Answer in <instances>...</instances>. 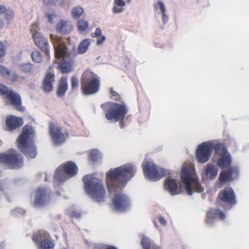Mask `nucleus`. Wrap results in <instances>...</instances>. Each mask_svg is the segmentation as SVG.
Instances as JSON below:
<instances>
[{"instance_id":"1","label":"nucleus","mask_w":249,"mask_h":249,"mask_svg":"<svg viewBox=\"0 0 249 249\" xmlns=\"http://www.w3.org/2000/svg\"><path fill=\"white\" fill-rule=\"evenodd\" d=\"M214 148L215 158H218L216 161L217 166L224 169L229 167L231 163V155L223 144H215L213 141L205 142L198 145L195 152L196 161L200 163L207 162L210 160Z\"/></svg>"},{"instance_id":"41","label":"nucleus","mask_w":249,"mask_h":249,"mask_svg":"<svg viewBox=\"0 0 249 249\" xmlns=\"http://www.w3.org/2000/svg\"><path fill=\"white\" fill-rule=\"evenodd\" d=\"M102 36H103L102 35V30L99 28H96L95 32L91 34L92 37L100 38Z\"/></svg>"},{"instance_id":"26","label":"nucleus","mask_w":249,"mask_h":249,"mask_svg":"<svg viewBox=\"0 0 249 249\" xmlns=\"http://www.w3.org/2000/svg\"><path fill=\"white\" fill-rule=\"evenodd\" d=\"M219 199L229 204H232L233 201V190L231 187H227L221 191L218 194Z\"/></svg>"},{"instance_id":"15","label":"nucleus","mask_w":249,"mask_h":249,"mask_svg":"<svg viewBox=\"0 0 249 249\" xmlns=\"http://www.w3.org/2000/svg\"><path fill=\"white\" fill-rule=\"evenodd\" d=\"M50 200V191L44 188H39L34 192L33 204L35 206H41Z\"/></svg>"},{"instance_id":"13","label":"nucleus","mask_w":249,"mask_h":249,"mask_svg":"<svg viewBox=\"0 0 249 249\" xmlns=\"http://www.w3.org/2000/svg\"><path fill=\"white\" fill-rule=\"evenodd\" d=\"M33 241L37 243L41 249H53L54 244L51 240L50 235L44 231H39L33 236Z\"/></svg>"},{"instance_id":"5","label":"nucleus","mask_w":249,"mask_h":249,"mask_svg":"<svg viewBox=\"0 0 249 249\" xmlns=\"http://www.w3.org/2000/svg\"><path fill=\"white\" fill-rule=\"evenodd\" d=\"M50 38L53 45L55 62L60 64L58 68L61 72L65 73L71 71V63L67 61L69 53L67 48L60 37L50 35Z\"/></svg>"},{"instance_id":"3","label":"nucleus","mask_w":249,"mask_h":249,"mask_svg":"<svg viewBox=\"0 0 249 249\" xmlns=\"http://www.w3.org/2000/svg\"><path fill=\"white\" fill-rule=\"evenodd\" d=\"M180 177L187 195L191 196L194 192L201 193L204 191L193 163L188 161L182 164Z\"/></svg>"},{"instance_id":"47","label":"nucleus","mask_w":249,"mask_h":249,"mask_svg":"<svg viewBox=\"0 0 249 249\" xmlns=\"http://www.w3.org/2000/svg\"><path fill=\"white\" fill-rule=\"evenodd\" d=\"M159 221L163 226H166L167 225L166 220L162 216L159 217Z\"/></svg>"},{"instance_id":"30","label":"nucleus","mask_w":249,"mask_h":249,"mask_svg":"<svg viewBox=\"0 0 249 249\" xmlns=\"http://www.w3.org/2000/svg\"><path fill=\"white\" fill-rule=\"evenodd\" d=\"M18 67L21 71L26 73H34L36 72L35 66L30 62L20 64Z\"/></svg>"},{"instance_id":"7","label":"nucleus","mask_w":249,"mask_h":249,"mask_svg":"<svg viewBox=\"0 0 249 249\" xmlns=\"http://www.w3.org/2000/svg\"><path fill=\"white\" fill-rule=\"evenodd\" d=\"M142 167L144 176L149 180L157 181L169 174V171L154 163L151 159H145Z\"/></svg>"},{"instance_id":"43","label":"nucleus","mask_w":249,"mask_h":249,"mask_svg":"<svg viewBox=\"0 0 249 249\" xmlns=\"http://www.w3.org/2000/svg\"><path fill=\"white\" fill-rule=\"evenodd\" d=\"M71 86L72 89L77 88L79 84L78 79L74 76L71 77Z\"/></svg>"},{"instance_id":"38","label":"nucleus","mask_w":249,"mask_h":249,"mask_svg":"<svg viewBox=\"0 0 249 249\" xmlns=\"http://www.w3.org/2000/svg\"><path fill=\"white\" fill-rule=\"evenodd\" d=\"M6 53V50L4 43L0 41V58L4 56Z\"/></svg>"},{"instance_id":"53","label":"nucleus","mask_w":249,"mask_h":249,"mask_svg":"<svg viewBox=\"0 0 249 249\" xmlns=\"http://www.w3.org/2000/svg\"><path fill=\"white\" fill-rule=\"evenodd\" d=\"M106 249H117L113 246H109L106 248Z\"/></svg>"},{"instance_id":"35","label":"nucleus","mask_w":249,"mask_h":249,"mask_svg":"<svg viewBox=\"0 0 249 249\" xmlns=\"http://www.w3.org/2000/svg\"><path fill=\"white\" fill-rule=\"evenodd\" d=\"M77 26L78 31L80 32H84L88 28V22L84 19H80L78 21Z\"/></svg>"},{"instance_id":"19","label":"nucleus","mask_w":249,"mask_h":249,"mask_svg":"<svg viewBox=\"0 0 249 249\" xmlns=\"http://www.w3.org/2000/svg\"><path fill=\"white\" fill-rule=\"evenodd\" d=\"M153 7L155 11L160 15L162 23L166 24L168 21L169 17L166 13L165 3L161 0H158L154 2Z\"/></svg>"},{"instance_id":"4","label":"nucleus","mask_w":249,"mask_h":249,"mask_svg":"<svg viewBox=\"0 0 249 249\" xmlns=\"http://www.w3.org/2000/svg\"><path fill=\"white\" fill-rule=\"evenodd\" d=\"M86 193L93 200L98 202L105 201L106 189L103 180L89 174L83 178Z\"/></svg>"},{"instance_id":"44","label":"nucleus","mask_w":249,"mask_h":249,"mask_svg":"<svg viewBox=\"0 0 249 249\" xmlns=\"http://www.w3.org/2000/svg\"><path fill=\"white\" fill-rule=\"evenodd\" d=\"M9 72V70L6 69L5 67L0 66V73L6 77L7 75H8V72Z\"/></svg>"},{"instance_id":"10","label":"nucleus","mask_w":249,"mask_h":249,"mask_svg":"<svg viewBox=\"0 0 249 249\" xmlns=\"http://www.w3.org/2000/svg\"><path fill=\"white\" fill-rule=\"evenodd\" d=\"M105 110L106 118L109 121L117 122L123 120L127 110L125 107L113 103H107L102 105Z\"/></svg>"},{"instance_id":"20","label":"nucleus","mask_w":249,"mask_h":249,"mask_svg":"<svg viewBox=\"0 0 249 249\" xmlns=\"http://www.w3.org/2000/svg\"><path fill=\"white\" fill-rule=\"evenodd\" d=\"M232 172L230 169H224L222 170L219 174L218 181L215 184L216 188H221L224 185L232 181Z\"/></svg>"},{"instance_id":"33","label":"nucleus","mask_w":249,"mask_h":249,"mask_svg":"<svg viewBox=\"0 0 249 249\" xmlns=\"http://www.w3.org/2000/svg\"><path fill=\"white\" fill-rule=\"evenodd\" d=\"M84 10L83 7L81 6H76L71 10L72 16L74 19H77L81 17L84 14Z\"/></svg>"},{"instance_id":"9","label":"nucleus","mask_w":249,"mask_h":249,"mask_svg":"<svg viewBox=\"0 0 249 249\" xmlns=\"http://www.w3.org/2000/svg\"><path fill=\"white\" fill-rule=\"evenodd\" d=\"M78 168L75 163L67 161L61 164L56 170L54 181L58 184L64 183L69 178L75 176L78 173Z\"/></svg>"},{"instance_id":"21","label":"nucleus","mask_w":249,"mask_h":249,"mask_svg":"<svg viewBox=\"0 0 249 249\" xmlns=\"http://www.w3.org/2000/svg\"><path fill=\"white\" fill-rule=\"evenodd\" d=\"M226 217V215L223 211L219 209H212L207 213L206 221L208 224L212 225L215 219L224 220Z\"/></svg>"},{"instance_id":"42","label":"nucleus","mask_w":249,"mask_h":249,"mask_svg":"<svg viewBox=\"0 0 249 249\" xmlns=\"http://www.w3.org/2000/svg\"><path fill=\"white\" fill-rule=\"evenodd\" d=\"M46 16L47 17L48 22L52 23L54 18L56 17V15L53 12H51L46 13Z\"/></svg>"},{"instance_id":"51","label":"nucleus","mask_w":249,"mask_h":249,"mask_svg":"<svg viewBox=\"0 0 249 249\" xmlns=\"http://www.w3.org/2000/svg\"><path fill=\"white\" fill-rule=\"evenodd\" d=\"M5 26H6V23L5 24L3 20L0 18V29L3 28Z\"/></svg>"},{"instance_id":"29","label":"nucleus","mask_w":249,"mask_h":249,"mask_svg":"<svg viewBox=\"0 0 249 249\" xmlns=\"http://www.w3.org/2000/svg\"><path fill=\"white\" fill-rule=\"evenodd\" d=\"M92 41L91 38H86L82 41L78 46V53L80 54L86 53L89 50Z\"/></svg>"},{"instance_id":"22","label":"nucleus","mask_w":249,"mask_h":249,"mask_svg":"<svg viewBox=\"0 0 249 249\" xmlns=\"http://www.w3.org/2000/svg\"><path fill=\"white\" fill-rule=\"evenodd\" d=\"M10 102V104L15 107L19 111H23L24 107L21 106V100L20 95L13 90H10L7 93L6 97Z\"/></svg>"},{"instance_id":"14","label":"nucleus","mask_w":249,"mask_h":249,"mask_svg":"<svg viewBox=\"0 0 249 249\" xmlns=\"http://www.w3.org/2000/svg\"><path fill=\"white\" fill-rule=\"evenodd\" d=\"M112 204L114 209L120 212H124L128 209L131 202L129 197L122 193L116 194L112 199Z\"/></svg>"},{"instance_id":"50","label":"nucleus","mask_w":249,"mask_h":249,"mask_svg":"<svg viewBox=\"0 0 249 249\" xmlns=\"http://www.w3.org/2000/svg\"><path fill=\"white\" fill-rule=\"evenodd\" d=\"M234 179L236 178L239 175V170L237 167H234Z\"/></svg>"},{"instance_id":"17","label":"nucleus","mask_w":249,"mask_h":249,"mask_svg":"<svg viewBox=\"0 0 249 249\" xmlns=\"http://www.w3.org/2000/svg\"><path fill=\"white\" fill-rule=\"evenodd\" d=\"M219 169L218 167L213 163H209L204 168L202 173V179L204 181L213 180L218 175Z\"/></svg>"},{"instance_id":"48","label":"nucleus","mask_w":249,"mask_h":249,"mask_svg":"<svg viewBox=\"0 0 249 249\" xmlns=\"http://www.w3.org/2000/svg\"><path fill=\"white\" fill-rule=\"evenodd\" d=\"M7 9V8H6L4 5H0V15L4 14Z\"/></svg>"},{"instance_id":"36","label":"nucleus","mask_w":249,"mask_h":249,"mask_svg":"<svg viewBox=\"0 0 249 249\" xmlns=\"http://www.w3.org/2000/svg\"><path fill=\"white\" fill-rule=\"evenodd\" d=\"M32 60L36 63H40L43 61L42 54L38 51H33L31 53Z\"/></svg>"},{"instance_id":"24","label":"nucleus","mask_w":249,"mask_h":249,"mask_svg":"<svg viewBox=\"0 0 249 249\" xmlns=\"http://www.w3.org/2000/svg\"><path fill=\"white\" fill-rule=\"evenodd\" d=\"M55 80L54 74L51 71H48L43 82L42 90L47 93L50 92L53 89V83Z\"/></svg>"},{"instance_id":"57","label":"nucleus","mask_w":249,"mask_h":249,"mask_svg":"<svg viewBox=\"0 0 249 249\" xmlns=\"http://www.w3.org/2000/svg\"><path fill=\"white\" fill-rule=\"evenodd\" d=\"M155 226L157 228V224H155Z\"/></svg>"},{"instance_id":"45","label":"nucleus","mask_w":249,"mask_h":249,"mask_svg":"<svg viewBox=\"0 0 249 249\" xmlns=\"http://www.w3.org/2000/svg\"><path fill=\"white\" fill-rule=\"evenodd\" d=\"M98 39L96 41V45L97 46H101L103 44L104 42L106 40V37L105 36H103L100 38H98Z\"/></svg>"},{"instance_id":"55","label":"nucleus","mask_w":249,"mask_h":249,"mask_svg":"<svg viewBox=\"0 0 249 249\" xmlns=\"http://www.w3.org/2000/svg\"><path fill=\"white\" fill-rule=\"evenodd\" d=\"M56 194H57V196H59L60 195L59 192H57Z\"/></svg>"},{"instance_id":"11","label":"nucleus","mask_w":249,"mask_h":249,"mask_svg":"<svg viewBox=\"0 0 249 249\" xmlns=\"http://www.w3.org/2000/svg\"><path fill=\"white\" fill-rule=\"evenodd\" d=\"M0 163H3L12 169H18L23 166L21 156L14 150L0 155Z\"/></svg>"},{"instance_id":"32","label":"nucleus","mask_w":249,"mask_h":249,"mask_svg":"<svg viewBox=\"0 0 249 249\" xmlns=\"http://www.w3.org/2000/svg\"><path fill=\"white\" fill-rule=\"evenodd\" d=\"M141 244L143 249H150L153 245H156L152 241H151L148 237L144 235L141 236Z\"/></svg>"},{"instance_id":"58","label":"nucleus","mask_w":249,"mask_h":249,"mask_svg":"<svg viewBox=\"0 0 249 249\" xmlns=\"http://www.w3.org/2000/svg\"><path fill=\"white\" fill-rule=\"evenodd\" d=\"M234 204H235V200L234 199Z\"/></svg>"},{"instance_id":"28","label":"nucleus","mask_w":249,"mask_h":249,"mask_svg":"<svg viewBox=\"0 0 249 249\" xmlns=\"http://www.w3.org/2000/svg\"><path fill=\"white\" fill-rule=\"evenodd\" d=\"M68 87L67 78L62 77L57 85V96L58 97H63L68 89Z\"/></svg>"},{"instance_id":"6","label":"nucleus","mask_w":249,"mask_h":249,"mask_svg":"<svg viewBox=\"0 0 249 249\" xmlns=\"http://www.w3.org/2000/svg\"><path fill=\"white\" fill-rule=\"evenodd\" d=\"M34 135L32 127L29 125H25L21 134L17 139L18 148L30 159L35 158L37 153L36 147L32 142Z\"/></svg>"},{"instance_id":"59","label":"nucleus","mask_w":249,"mask_h":249,"mask_svg":"<svg viewBox=\"0 0 249 249\" xmlns=\"http://www.w3.org/2000/svg\"><path fill=\"white\" fill-rule=\"evenodd\" d=\"M67 249V248H64V249Z\"/></svg>"},{"instance_id":"23","label":"nucleus","mask_w":249,"mask_h":249,"mask_svg":"<svg viewBox=\"0 0 249 249\" xmlns=\"http://www.w3.org/2000/svg\"><path fill=\"white\" fill-rule=\"evenodd\" d=\"M56 30L62 34H69L73 30V24L69 20L61 19L56 24Z\"/></svg>"},{"instance_id":"12","label":"nucleus","mask_w":249,"mask_h":249,"mask_svg":"<svg viewBox=\"0 0 249 249\" xmlns=\"http://www.w3.org/2000/svg\"><path fill=\"white\" fill-rule=\"evenodd\" d=\"M49 135L55 145L62 144L68 137L67 133H63L61 128L57 124L51 123L49 125Z\"/></svg>"},{"instance_id":"52","label":"nucleus","mask_w":249,"mask_h":249,"mask_svg":"<svg viewBox=\"0 0 249 249\" xmlns=\"http://www.w3.org/2000/svg\"><path fill=\"white\" fill-rule=\"evenodd\" d=\"M150 249H161L159 246L156 244V245H153V246H152V247L150 248Z\"/></svg>"},{"instance_id":"37","label":"nucleus","mask_w":249,"mask_h":249,"mask_svg":"<svg viewBox=\"0 0 249 249\" xmlns=\"http://www.w3.org/2000/svg\"><path fill=\"white\" fill-rule=\"evenodd\" d=\"M11 90H8V88L2 84H0V94L1 95H5L7 97V93Z\"/></svg>"},{"instance_id":"34","label":"nucleus","mask_w":249,"mask_h":249,"mask_svg":"<svg viewBox=\"0 0 249 249\" xmlns=\"http://www.w3.org/2000/svg\"><path fill=\"white\" fill-rule=\"evenodd\" d=\"M89 155L90 160L94 162L99 161L102 157L101 152L96 149L91 150Z\"/></svg>"},{"instance_id":"25","label":"nucleus","mask_w":249,"mask_h":249,"mask_svg":"<svg viewBox=\"0 0 249 249\" xmlns=\"http://www.w3.org/2000/svg\"><path fill=\"white\" fill-rule=\"evenodd\" d=\"M23 124V121L20 117L10 115L6 120L7 128L9 131H12L19 127Z\"/></svg>"},{"instance_id":"49","label":"nucleus","mask_w":249,"mask_h":249,"mask_svg":"<svg viewBox=\"0 0 249 249\" xmlns=\"http://www.w3.org/2000/svg\"><path fill=\"white\" fill-rule=\"evenodd\" d=\"M69 214L71 217H78L80 216V213L76 212H70Z\"/></svg>"},{"instance_id":"27","label":"nucleus","mask_w":249,"mask_h":249,"mask_svg":"<svg viewBox=\"0 0 249 249\" xmlns=\"http://www.w3.org/2000/svg\"><path fill=\"white\" fill-rule=\"evenodd\" d=\"M126 2L124 0H113L111 11L113 14L123 13L125 9Z\"/></svg>"},{"instance_id":"39","label":"nucleus","mask_w":249,"mask_h":249,"mask_svg":"<svg viewBox=\"0 0 249 249\" xmlns=\"http://www.w3.org/2000/svg\"><path fill=\"white\" fill-rule=\"evenodd\" d=\"M25 213V211L21 208H17L12 211L13 215L16 216H19L23 215Z\"/></svg>"},{"instance_id":"2","label":"nucleus","mask_w":249,"mask_h":249,"mask_svg":"<svg viewBox=\"0 0 249 249\" xmlns=\"http://www.w3.org/2000/svg\"><path fill=\"white\" fill-rule=\"evenodd\" d=\"M136 166L132 163L111 168L106 174V183L110 194L116 193L123 188L135 176Z\"/></svg>"},{"instance_id":"16","label":"nucleus","mask_w":249,"mask_h":249,"mask_svg":"<svg viewBox=\"0 0 249 249\" xmlns=\"http://www.w3.org/2000/svg\"><path fill=\"white\" fill-rule=\"evenodd\" d=\"M31 32L36 45L47 54H48L50 51V46L48 40L44 37L40 32L34 31L33 28L31 29Z\"/></svg>"},{"instance_id":"18","label":"nucleus","mask_w":249,"mask_h":249,"mask_svg":"<svg viewBox=\"0 0 249 249\" xmlns=\"http://www.w3.org/2000/svg\"><path fill=\"white\" fill-rule=\"evenodd\" d=\"M164 188L171 195L175 196L181 192L180 187L178 184V180L173 178H167L164 181Z\"/></svg>"},{"instance_id":"46","label":"nucleus","mask_w":249,"mask_h":249,"mask_svg":"<svg viewBox=\"0 0 249 249\" xmlns=\"http://www.w3.org/2000/svg\"><path fill=\"white\" fill-rule=\"evenodd\" d=\"M110 94L111 97L114 100H117L119 97L118 94L116 91H114L112 89H110Z\"/></svg>"},{"instance_id":"8","label":"nucleus","mask_w":249,"mask_h":249,"mask_svg":"<svg viewBox=\"0 0 249 249\" xmlns=\"http://www.w3.org/2000/svg\"><path fill=\"white\" fill-rule=\"evenodd\" d=\"M99 77L89 70L83 73L81 78V88L85 95L95 94L99 90Z\"/></svg>"},{"instance_id":"54","label":"nucleus","mask_w":249,"mask_h":249,"mask_svg":"<svg viewBox=\"0 0 249 249\" xmlns=\"http://www.w3.org/2000/svg\"><path fill=\"white\" fill-rule=\"evenodd\" d=\"M120 124V126H121V127H123V125H124L123 123L122 122H121Z\"/></svg>"},{"instance_id":"56","label":"nucleus","mask_w":249,"mask_h":249,"mask_svg":"<svg viewBox=\"0 0 249 249\" xmlns=\"http://www.w3.org/2000/svg\"><path fill=\"white\" fill-rule=\"evenodd\" d=\"M131 0H127V2L129 3L131 1Z\"/></svg>"},{"instance_id":"40","label":"nucleus","mask_w":249,"mask_h":249,"mask_svg":"<svg viewBox=\"0 0 249 249\" xmlns=\"http://www.w3.org/2000/svg\"><path fill=\"white\" fill-rule=\"evenodd\" d=\"M17 75L14 71H10L8 72V75L6 77V78L12 81H15L17 79Z\"/></svg>"},{"instance_id":"31","label":"nucleus","mask_w":249,"mask_h":249,"mask_svg":"<svg viewBox=\"0 0 249 249\" xmlns=\"http://www.w3.org/2000/svg\"><path fill=\"white\" fill-rule=\"evenodd\" d=\"M15 18L14 11L10 8H7L6 11L4 13V18L6 20V26L9 27L13 22Z\"/></svg>"}]
</instances>
